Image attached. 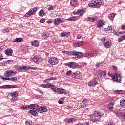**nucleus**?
Listing matches in <instances>:
<instances>
[{
    "label": "nucleus",
    "mask_w": 125,
    "mask_h": 125,
    "mask_svg": "<svg viewBox=\"0 0 125 125\" xmlns=\"http://www.w3.org/2000/svg\"><path fill=\"white\" fill-rule=\"evenodd\" d=\"M21 110H31L29 113L33 116L38 115V112L40 113L47 112V108L46 106H40L36 104H32L27 106H21Z\"/></svg>",
    "instance_id": "f257e3e1"
},
{
    "label": "nucleus",
    "mask_w": 125,
    "mask_h": 125,
    "mask_svg": "<svg viewBox=\"0 0 125 125\" xmlns=\"http://www.w3.org/2000/svg\"><path fill=\"white\" fill-rule=\"evenodd\" d=\"M15 69L17 70V71H21L22 72H24V71H28V70H36V68L35 67H31V66H19V65H15Z\"/></svg>",
    "instance_id": "f03ea898"
},
{
    "label": "nucleus",
    "mask_w": 125,
    "mask_h": 125,
    "mask_svg": "<svg viewBox=\"0 0 125 125\" xmlns=\"http://www.w3.org/2000/svg\"><path fill=\"white\" fill-rule=\"evenodd\" d=\"M66 54H67V55H70V54H72V55H74V56H76L77 58H81L83 55V52H77L76 50H73L71 52H66Z\"/></svg>",
    "instance_id": "7ed1b4c3"
},
{
    "label": "nucleus",
    "mask_w": 125,
    "mask_h": 125,
    "mask_svg": "<svg viewBox=\"0 0 125 125\" xmlns=\"http://www.w3.org/2000/svg\"><path fill=\"white\" fill-rule=\"evenodd\" d=\"M94 116L95 118L91 119L92 122H100V118L103 116V113L98 112L97 113H95Z\"/></svg>",
    "instance_id": "20e7f679"
},
{
    "label": "nucleus",
    "mask_w": 125,
    "mask_h": 125,
    "mask_svg": "<svg viewBox=\"0 0 125 125\" xmlns=\"http://www.w3.org/2000/svg\"><path fill=\"white\" fill-rule=\"evenodd\" d=\"M65 66L71 69H78V68H79V64L75 62H70L65 64Z\"/></svg>",
    "instance_id": "39448f33"
},
{
    "label": "nucleus",
    "mask_w": 125,
    "mask_h": 125,
    "mask_svg": "<svg viewBox=\"0 0 125 125\" xmlns=\"http://www.w3.org/2000/svg\"><path fill=\"white\" fill-rule=\"evenodd\" d=\"M99 54V52L98 51H92L90 52H88L85 54V57H94V56H97Z\"/></svg>",
    "instance_id": "423d86ee"
},
{
    "label": "nucleus",
    "mask_w": 125,
    "mask_h": 125,
    "mask_svg": "<svg viewBox=\"0 0 125 125\" xmlns=\"http://www.w3.org/2000/svg\"><path fill=\"white\" fill-rule=\"evenodd\" d=\"M105 41H106V37H103L102 39V41L104 43V46L105 47V48H109L110 46L112 45V42H110L109 41H106L105 42Z\"/></svg>",
    "instance_id": "0eeeda50"
},
{
    "label": "nucleus",
    "mask_w": 125,
    "mask_h": 125,
    "mask_svg": "<svg viewBox=\"0 0 125 125\" xmlns=\"http://www.w3.org/2000/svg\"><path fill=\"white\" fill-rule=\"evenodd\" d=\"M38 10V7H35L33 8H31L29 11L24 15L25 17H30V15L34 14V13L36 12Z\"/></svg>",
    "instance_id": "6e6552de"
},
{
    "label": "nucleus",
    "mask_w": 125,
    "mask_h": 125,
    "mask_svg": "<svg viewBox=\"0 0 125 125\" xmlns=\"http://www.w3.org/2000/svg\"><path fill=\"white\" fill-rule=\"evenodd\" d=\"M16 73L13 72L12 70H7L4 73V75L6 78H9L10 77H13Z\"/></svg>",
    "instance_id": "1a4fd4ad"
},
{
    "label": "nucleus",
    "mask_w": 125,
    "mask_h": 125,
    "mask_svg": "<svg viewBox=\"0 0 125 125\" xmlns=\"http://www.w3.org/2000/svg\"><path fill=\"white\" fill-rule=\"evenodd\" d=\"M48 62L50 63L51 65H57L58 64V58H50L48 59Z\"/></svg>",
    "instance_id": "9d476101"
},
{
    "label": "nucleus",
    "mask_w": 125,
    "mask_h": 125,
    "mask_svg": "<svg viewBox=\"0 0 125 125\" xmlns=\"http://www.w3.org/2000/svg\"><path fill=\"white\" fill-rule=\"evenodd\" d=\"M97 84H98V82L96 80H92L88 83V86L90 87H95Z\"/></svg>",
    "instance_id": "9b49d317"
},
{
    "label": "nucleus",
    "mask_w": 125,
    "mask_h": 125,
    "mask_svg": "<svg viewBox=\"0 0 125 125\" xmlns=\"http://www.w3.org/2000/svg\"><path fill=\"white\" fill-rule=\"evenodd\" d=\"M6 88L10 89V88H18V86L16 85H5L0 87V89H5Z\"/></svg>",
    "instance_id": "f8f14e48"
},
{
    "label": "nucleus",
    "mask_w": 125,
    "mask_h": 125,
    "mask_svg": "<svg viewBox=\"0 0 125 125\" xmlns=\"http://www.w3.org/2000/svg\"><path fill=\"white\" fill-rule=\"evenodd\" d=\"M71 77L73 79L80 80V79H81V72H80V71H76L71 75Z\"/></svg>",
    "instance_id": "ddd939ff"
},
{
    "label": "nucleus",
    "mask_w": 125,
    "mask_h": 125,
    "mask_svg": "<svg viewBox=\"0 0 125 125\" xmlns=\"http://www.w3.org/2000/svg\"><path fill=\"white\" fill-rule=\"evenodd\" d=\"M11 97L12 101H17L18 100V92L15 91L13 92V95H12Z\"/></svg>",
    "instance_id": "4468645a"
},
{
    "label": "nucleus",
    "mask_w": 125,
    "mask_h": 125,
    "mask_svg": "<svg viewBox=\"0 0 125 125\" xmlns=\"http://www.w3.org/2000/svg\"><path fill=\"white\" fill-rule=\"evenodd\" d=\"M5 53L8 56H11L12 53H13V50L11 48L7 49L5 50Z\"/></svg>",
    "instance_id": "2eb2a0df"
},
{
    "label": "nucleus",
    "mask_w": 125,
    "mask_h": 125,
    "mask_svg": "<svg viewBox=\"0 0 125 125\" xmlns=\"http://www.w3.org/2000/svg\"><path fill=\"white\" fill-rule=\"evenodd\" d=\"M86 11V9H83L78 10V11L75 13V14H78V15H80V16H82Z\"/></svg>",
    "instance_id": "dca6fc26"
},
{
    "label": "nucleus",
    "mask_w": 125,
    "mask_h": 125,
    "mask_svg": "<svg viewBox=\"0 0 125 125\" xmlns=\"http://www.w3.org/2000/svg\"><path fill=\"white\" fill-rule=\"evenodd\" d=\"M66 92L65 89L61 88H58L57 89V93H59V94H66Z\"/></svg>",
    "instance_id": "f3484780"
},
{
    "label": "nucleus",
    "mask_w": 125,
    "mask_h": 125,
    "mask_svg": "<svg viewBox=\"0 0 125 125\" xmlns=\"http://www.w3.org/2000/svg\"><path fill=\"white\" fill-rule=\"evenodd\" d=\"M89 7H96L97 6V2L96 1H92L88 4Z\"/></svg>",
    "instance_id": "a211bd4d"
},
{
    "label": "nucleus",
    "mask_w": 125,
    "mask_h": 125,
    "mask_svg": "<svg viewBox=\"0 0 125 125\" xmlns=\"http://www.w3.org/2000/svg\"><path fill=\"white\" fill-rule=\"evenodd\" d=\"M98 18L97 17H88L87 18V21H89L90 22H95V21H97Z\"/></svg>",
    "instance_id": "6ab92c4d"
},
{
    "label": "nucleus",
    "mask_w": 125,
    "mask_h": 125,
    "mask_svg": "<svg viewBox=\"0 0 125 125\" xmlns=\"http://www.w3.org/2000/svg\"><path fill=\"white\" fill-rule=\"evenodd\" d=\"M104 21H102V20H100L99 21V22H98V24H97V28H98L99 29H101V28H102V27H103V25H104Z\"/></svg>",
    "instance_id": "aec40b11"
},
{
    "label": "nucleus",
    "mask_w": 125,
    "mask_h": 125,
    "mask_svg": "<svg viewBox=\"0 0 125 125\" xmlns=\"http://www.w3.org/2000/svg\"><path fill=\"white\" fill-rule=\"evenodd\" d=\"M112 79L114 82H117V83H121L122 82V79H118L117 75H114V76L112 75Z\"/></svg>",
    "instance_id": "412c9836"
},
{
    "label": "nucleus",
    "mask_w": 125,
    "mask_h": 125,
    "mask_svg": "<svg viewBox=\"0 0 125 125\" xmlns=\"http://www.w3.org/2000/svg\"><path fill=\"white\" fill-rule=\"evenodd\" d=\"M64 121L69 124H72V123H74V122L76 121V119H75V118H66Z\"/></svg>",
    "instance_id": "4be33fe9"
},
{
    "label": "nucleus",
    "mask_w": 125,
    "mask_h": 125,
    "mask_svg": "<svg viewBox=\"0 0 125 125\" xmlns=\"http://www.w3.org/2000/svg\"><path fill=\"white\" fill-rule=\"evenodd\" d=\"M98 75H99L100 78L102 77V76H104V77L106 76L107 75V72L105 71H102L100 70H98Z\"/></svg>",
    "instance_id": "5701e85b"
},
{
    "label": "nucleus",
    "mask_w": 125,
    "mask_h": 125,
    "mask_svg": "<svg viewBox=\"0 0 125 125\" xmlns=\"http://www.w3.org/2000/svg\"><path fill=\"white\" fill-rule=\"evenodd\" d=\"M34 63H36V64H39L40 62H41V59L39 58V57L36 56L33 59H32Z\"/></svg>",
    "instance_id": "b1692460"
},
{
    "label": "nucleus",
    "mask_w": 125,
    "mask_h": 125,
    "mask_svg": "<svg viewBox=\"0 0 125 125\" xmlns=\"http://www.w3.org/2000/svg\"><path fill=\"white\" fill-rule=\"evenodd\" d=\"M24 40L22 38H17L13 40V42H23Z\"/></svg>",
    "instance_id": "393cba45"
},
{
    "label": "nucleus",
    "mask_w": 125,
    "mask_h": 125,
    "mask_svg": "<svg viewBox=\"0 0 125 125\" xmlns=\"http://www.w3.org/2000/svg\"><path fill=\"white\" fill-rule=\"evenodd\" d=\"M31 45L36 47L39 46V41L34 40L31 42Z\"/></svg>",
    "instance_id": "a878e982"
},
{
    "label": "nucleus",
    "mask_w": 125,
    "mask_h": 125,
    "mask_svg": "<svg viewBox=\"0 0 125 125\" xmlns=\"http://www.w3.org/2000/svg\"><path fill=\"white\" fill-rule=\"evenodd\" d=\"M54 24L55 26H58L60 24V22L59 21V19H55L53 20Z\"/></svg>",
    "instance_id": "bb28decb"
},
{
    "label": "nucleus",
    "mask_w": 125,
    "mask_h": 125,
    "mask_svg": "<svg viewBox=\"0 0 125 125\" xmlns=\"http://www.w3.org/2000/svg\"><path fill=\"white\" fill-rule=\"evenodd\" d=\"M69 36H70L69 32H62L61 33V37H66V38H68Z\"/></svg>",
    "instance_id": "cd10ccee"
},
{
    "label": "nucleus",
    "mask_w": 125,
    "mask_h": 125,
    "mask_svg": "<svg viewBox=\"0 0 125 125\" xmlns=\"http://www.w3.org/2000/svg\"><path fill=\"white\" fill-rule=\"evenodd\" d=\"M78 18L79 17L73 16L68 18V20H69V21H76V20H78Z\"/></svg>",
    "instance_id": "c85d7f7f"
},
{
    "label": "nucleus",
    "mask_w": 125,
    "mask_h": 125,
    "mask_svg": "<svg viewBox=\"0 0 125 125\" xmlns=\"http://www.w3.org/2000/svg\"><path fill=\"white\" fill-rule=\"evenodd\" d=\"M78 3V0H70V4L72 5V6H75L76 4Z\"/></svg>",
    "instance_id": "c756f323"
},
{
    "label": "nucleus",
    "mask_w": 125,
    "mask_h": 125,
    "mask_svg": "<svg viewBox=\"0 0 125 125\" xmlns=\"http://www.w3.org/2000/svg\"><path fill=\"white\" fill-rule=\"evenodd\" d=\"M84 43V41L79 42L76 43V46L79 47V46H83Z\"/></svg>",
    "instance_id": "7c9ffc66"
},
{
    "label": "nucleus",
    "mask_w": 125,
    "mask_h": 125,
    "mask_svg": "<svg viewBox=\"0 0 125 125\" xmlns=\"http://www.w3.org/2000/svg\"><path fill=\"white\" fill-rule=\"evenodd\" d=\"M108 18L110 20H113L114 18H115V14L111 13L108 14Z\"/></svg>",
    "instance_id": "2f4dec72"
},
{
    "label": "nucleus",
    "mask_w": 125,
    "mask_h": 125,
    "mask_svg": "<svg viewBox=\"0 0 125 125\" xmlns=\"http://www.w3.org/2000/svg\"><path fill=\"white\" fill-rule=\"evenodd\" d=\"M39 16H43L44 15V11L43 10L41 9L40 12H39Z\"/></svg>",
    "instance_id": "473e14b6"
},
{
    "label": "nucleus",
    "mask_w": 125,
    "mask_h": 125,
    "mask_svg": "<svg viewBox=\"0 0 125 125\" xmlns=\"http://www.w3.org/2000/svg\"><path fill=\"white\" fill-rule=\"evenodd\" d=\"M47 34V32H43L42 33V36L43 38H45L46 39L47 38H48V35Z\"/></svg>",
    "instance_id": "72a5a7b5"
},
{
    "label": "nucleus",
    "mask_w": 125,
    "mask_h": 125,
    "mask_svg": "<svg viewBox=\"0 0 125 125\" xmlns=\"http://www.w3.org/2000/svg\"><path fill=\"white\" fill-rule=\"evenodd\" d=\"M58 103L60 104H64V98H61L59 100Z\"/></svg>",
    "instance_id": "f704fd0d"
},
{
    "label": "nucleus",
    "mask_w": 125,
    "mask_h": 125,
    "mask_svg": "<svg viewBox=\"0 0 125 125\" xmlns=\"http://www.w3.org/2000/svg\"><path fill=\"white\" fill-rule=\"evenodd\" d=\"M9 81H11V82H16L17 81V78L16 77H12L9 78Z\"/></svg>",
    "instance_id": "c9c22d12"
},
{
    "label": "nucleus",
    "mask_w": 125,
    "mask_h": 125,
    "mask_svg": "<svg viewBox=\"0 0 125 125\" xmlns=\"http://www.w3.org/2000/svg\"><path fill=\"white\" fill-rule=\"evenodd\" d=\"M0 66L1 67H5L6 66V62L3 61L0 63Z\"/></svg>",
    "instance_id": "e433bc0d"
},
{
    "label": "nucleus",
    "mask_w": 125,
    "mask_h": 125,
    "mask_svg": "<svg viewBox=\"0 0 125 125\" xmlns=\"http://www.w3.org/2000/svg\"><path fill=\"white\" fill-rule=\"evenodd\" d=\"M124 93H125V91L122 90L115 91V93H118L119 94H122Z\"/></svg>",
    "instance_id": "4c0bfd02"
},
{
    "label": "nucleus",
    "mask_w": 125,
    "mask_h": 125,
    "mask_svg": "<svg viewBox=\"0 0 125 125\" xmlns=\"http://www.w3.org/2000/svg\"><path fill=\"white\" fill-rule=\"evenodd\" d=\"M51 80H56V79L55 78H53V77H51L50 78H48L44 80V83H48L49 81H51Z\"/></svg>",
    "instance_id": "58836bf2"
},
{
    "label": "nucleus",
    "mask_w": 125,
    "mask_h": 125,
    "mask_svg": "<svg viewBox=\"0 0 125 125\" xmlns=\"http://www.w3.org/2000/svg\"><path fill=\"white\" fill-rule=\"evenodd\" d=\"M46 88H51V87H53V85L50 84V83H48L45 84Z\"/></svg>",
    "instance_id": "ea45409f"
},
{
    "label": "nucleus",
    "mask_w": 125,
    "mask_h": 125,
    "mask_svg": "<svg viewBox=\"0 0 125 125\" xmlns=\"http://www.w3.org/2000/svg\"><path fill=\"white\" fill-rule=\"evenodd\" d=\"M125 100H121L120 101V105L125 106Z\"/></svg>",
    "instance_id": "a19ab883"
},
{
    "label": "nucleus",
    "mask_w": 125,
    "mask_h": 125,
    "mask_svg": "<svg viewBox=\"0 0 125 125\" xmlns=\"http://www.w3.org/2000/svg\"><path fill=\"white\" fill-rule=\"evenodd\" d=\"M51 88L53 90V91H54V92L57 93V90L58 89V88L56 87H54V86H53V87H51Z\"/></svg>",
    "instance_id": "79ce46f5"
},
{
    "label": "nucleus",
    "mask_w": 125,
    "mask_h": 125,
    "mask_svg": "<svg viewBox=\"0 0 125 125\" xmlns=\"http://www.w3.org/2000/svg\"><path fill=\"white\" fill-rule=\"evenodd\" d=\"M114 109V106L113 105L109 106V107L108 108L109 111L110 112H113V113H115V111H113V109Z\"/></svg>",
    "instance_id": "37998d69"
},
{
    "label": "nucleus",
    "mask_w": 125,
    "mask_h": 125,
    "mask_svg": "<svg viewBox=\"0 0 125 125\" xmlns=\"http://www.w3.org/2000/svg\"><path fill=\"white\" fill-rule=\"evenodd\" d=\"M101 67V63H97L96 64V69H99Z\"/></svg>",
    "instance_id": "c03bdc74"
},
{
    "label": "nucleus",
    "mask_w": 125,
    "mask_h": 125,
    "mask_svg": "<svg viewBox=\"0 0 125 125\" xmlns=\"http://www.w3.org/2000/svg\"><path fill=\"white\" fill-rule=\"evenodd\" d=\"M0 78L2 80H4V81H9V78H5V77H3V76H1Z\"/></svg>",
    "instance_id": "a18cd8bd"
},
{
    "label": "nucleus",
    "mask_w": 125,
    "mask_h": 125,
    "mask_svg": "<svg viewBox=\"0 0 125 125\" xmlns=\"http://www.w3.org/2000/svg\"><path fill=\"white\" fill-rule=\"evenodd\" d=\"M73 74V72L71 70H69L66 72V76H71Z\"/></svg>",
    "instance_id": "49530a36"
},
{
    "label": "nucleus",
    "mask_w": 125,
    "mask_h": 125,
    "mask_svg": "<svg viewBox=\"0 0 125 125\" xmlns=\"http://www.w3.org/2000/svg\"><path fill=\"white\" fill-rule=\"evenodd\" d=\"M82 103H83L84 104H85V103H88V99H84L82 101Z\"/></svg>",
    "instance_id": "de8ad7c7"
},
{
    "label": "nucleus",
    "mask_w": 125,
    "mask_h": 125,
    "mask_svg": "<svg viewBox=\"0 0 125 125\" xmlns=\"http://www.w3.org/2000/svg\"><path fill=\"white\" fill-rule=\"evenodd\" d=\"M59 21L60 24V23H62V22H64V21H65V20L63 18L62 19L59 18Z\"/></svg>",
    "instance_id": "09e8293b"
},
{
    "label": "nucleus",
    "mask_w": 125,
    "mask_h": 125,
    "mask_svg": "<svg viewBox=\"0 0 125 125\" xmlns=\"http://www.w3.org/2000/svg\"><path fill=\"white\" fill-rule=\"evenodd\" d=\"M97 5H100L102 3V1L101 0L96 1Z\"/></svg>",
    "instance_id": "8fccbe9b"
},
{
    "label": "nucleus",
    "mask_w": 125,
    "mask_h": 125,
    "mask_svg": "<svg viewBox=\"0 0 125 125\" xmlns=\"http://www.w3.org/2000/svg\"><path fill=\"white\" fill-rule=\"evenodd\" d=\"M49 10H53L54 9V7L53 6H51L48 8Z\"/></svg>",
    "instance_id": "3c124183"
},
{
    "label": "nucleus",
    "mask_w": 125,
    "mask_h": 125,
    "mask_svg": "<svg viewBox=\"0 0 125 125\" xmlns=\"http://www.w3.org/2000/svg\"><path fill=\"white\" fill-rule=\"evenodd\" d=\"M112 31H113V29L112 28L109 29H107L105 30L106 33H108V32H109L108 33H112Z\"/></svg>",
    "instance_id": "603ef678"
},
{
    "label": "nucleus",
    "mask_w": 125,
    "mask_h": 125,
    "mask_svg": "<svg viewBox=\"0 0 125 125\" xmlns=\"http://www.w3.org/2000/svg\"><path fill=\"white\" fill-rule=\"evenodd\" d=\"M40 23H44V22H45V19H42L40 20Z\"/></svg>",
    "instance_id": "864d4df0"
},
{
    "label": "nucleus",
    "mask_w": 125,
    "mask_h": 125,
    "mask_svg": "<svg viewBox=\"0 0 125 125\" xmlns=\"http://www.w3.org/2000/svg\"><path fill=\"white\" fill-rule=\"evenodd\" d=\"M13 94V92L12 93L7 92V95H8V96H12Z\"/></svg>",
    "instance_id": "5fc2aeb1"
},
{
    "label": "nucleus",
    "mask_w": 125,
    "mask_h": 125,
    "mask_svg": "<svg viewBox=\"0 0 125 125\" xmlns=\"http://www.w3.org/2000/svg\"><path fill=\"white\" fill-rule=\"evenodd\" d=\"M89 124V122H86L82 123V125H88Z\"/></svg>",
    "instance_id": "6e6d98bb"
},
{
    "label": "nucleus",
    "mask_w": 125,
    "mask_h": 125,
    "mask_svg": "<svg viewBox=\"0 0 125 125\" xmlns=\"http://www.w3.org/2000/svg\"><path fill=\"white\" fill-rule=\"evenodd\" d=\"M40 86L43 88H46V85L45 84H41Z\"/></svg>",
    "instance_id": "4d7b16f0"
},
{
    "label": "nucleus",
    "mask_w": 125,
    "mask_h": 125,
    "mask_svg": "<svg viewBox=\"0 0 125 125\" xmlns=\"http://www.w3.org/2000/svg\"><path fill=\"white\" fill-rule=\"evenodd\" d=\"M114 105V102H111L108 104V106H113Z\"/></svg>",
    "instance_id": "13d9d810"
},
{
    "label": "nucleus",
    "mask_w": 125,
    "mask_h": 125,
    "mask_svg": "<svg viewBox=\"0 0 125 125\" xmlns=\"http://www.w3.org/2000/svg\"><path fill=\"white\" fill-rule=\"evenodd\" d=\"M6 62V65H7V64H9V63H11L12 61L11 60H7Z\"/></svg>",
    "instance_id": "bf43d9fd"
},
{
    "label": "nucleus",
    "mask_w": 125,
    "mask_h": 125,
    "mask_svg": "<svg viewBox=\"0 0 125 125\" xmlns=\"http://www.w3.org/2000/svg\"><path fill=\"white\" fill-rule=\"evenodd\" d=\"M3 33H4V32L8 33V32H9V29H8V28H6L4 30H3Z\"/></svg>",
    "instance_id": "052dcab7"
},
{
    "label": "nucleus",
    "mask_w": 125,
    "mask_h": 125,
    "mask_svg": "<svg viewBox=\"0 0 125 125\" xmlns=\"http://www.w3.org/2000/svg\"><path fill=\"white\" fill-rule=\"evenodd\" d=\"M122 30H125V24L121 25Z\"/></svg>",
    "instance_id": "680f3d73"
},
{
    "label": "nucleus",
    "mask_w": 125,
    "mask_h": 125,
    "mask_svg": "<svg viewBox=\"0 0 125 125\" xmlns=\"http://www.w3.org/2000/svg\"><path fill=\"white\" fill-rule=\"evenodd\" d=\"M121 116L123 119H125V112L121 114Z\"/></svg>",
    "instance_id": "e2e57ef3"
},
{
    "label": "nucleus",
    "mask_w": 125,
    "mask_h": 125,
    "mask_svg": "<svg viewBox=\"0 0 125 125\" xmlns=\"http://www.w3.org/2000/svg\"><path fill=\"white\" fill-rule=\"evenodd\" d=\"M51 75H57V73H56V72L52 71L51 72Z\"/></svg>",
    "instance_id": "0e129e2a"
},
{
    "label": "nucleus",
    "mask_w": 125,
    "mask_h": 125,
    "mask_svg": "<svg viewBox=\"0 0 125 125\" xmlns=\"http://www.w3.org/2000/svg\"><path fill=\"white\" fill-rule=\"evenodd\" d=\"M123 40H124V39H123V38H122V37L118 39V42H122Z\"/></svg>",
    "instance_id": "69168bd1"
},
{
    "label": "nucleus",
    "mask_w": 125,
    "mask_h": 125,
    "mask_svg": "<svg viewBox=\"0 0 125 125\" xmlns=\"http://www.w3.org/2000/svg\"><path fill=\"white\" fill-rule=\"evenodd\" d=\"M82 37V35L81 34H79L77 37V39H81V37Z\"/></svg>",
    "instance_id": "338daca9"
},
{
    "label": "nucleus",
    "mask_w": 125,
    "mask_h": 125,
    "mask_svg": "<svg viewBox=\"0 0 125 125\" xmlns=\"http://www.w3.org/2000/svg\"><path fill=\"white\" fill-rule=\"evenodd\" d=\"M26 125H30L31 124H30V121H27L26 122Z\"/></svg>",
    "instance_id": "774afa93"
}]
</instances>
